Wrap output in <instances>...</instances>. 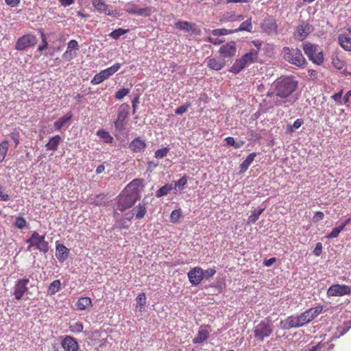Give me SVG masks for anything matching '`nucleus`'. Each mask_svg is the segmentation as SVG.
Segmentation results:
<instances>
[{"mask_svg":"<svg viewBox=\"0 0 351 351\" xmlns=\"http://www.w3.org/2000/svg\"><path fill=\"white\" fill-rule=\"evenodd\" d=\"M298 82L292 76L280 77L274 83L276 87V106L288 107L297 99L293 95L298 87Z\"/></svg>","mask_w":351,"mask_h":351,"instance_id":"f257e3e1","label":"nucleus"},{"mask_svg":"<svg viewBox=\"0 0 351 351\" xmlns=\"http://www.w3.org/2000/svg\"><path fill=\"white\" fill-rule=\"evenodd\" d=\"M132 185L126 186L117 197V209L121 212L132 207L141 199L140 192L132 189Z\"/></svg>","mask_w":351,"mask_h":351,"instance_id":"f03ea898","label":"nucleus"},{"mask_svg":"<svg viewBox=\"0 0 351 351\" xmlns=\"http://www.w3.org/2000/svg\"><path fill=\"white\" fill-rule=\"evenodd\" d=\"M129 111L130 106L128 104H122L118 108L117 118L114 121V134L117 139L127 134Z\"/></svg>","mask_w":351,"mask_h":351,"instance_id":"7ed1b4c3","label":"nucleus"},{"mask_svg":"<svg viewBox=\"0 0 351 351\" xmlns=\"http://www.w3.org/2000/svg\"><path fill=\"white\" fill-rule=\"evenodd\" d=\"M282 54L287 62L295 66L303 67L307 64L302 51L298 48L285 47L282 48Z\"/></svg>","mask_w":351,"mask_h":351,"instance_id":"20e7f679","label":"nucleus"},{"mask_svg":"<svg viewBox=\"0 0 351 351\" xmlns=\"http://www.w3.org/2000/svg\"><path fill=\"white\" fill-rule=\"evenodd\" d=\"M253 332L255 339L260 342L269 337L273 332L270 318L267 317L265 320L261 321L254 327Z\"/></svg>","mask_w":351,"mask_h":351,"instance_id":"39448f33","label":"nucleus"},{"mask_svg":"<svg viewBox=\"0 0 351 351\" xmlns=\"http://www.w3.org/2000/svg\"><path fill=\"white\" fill-rule=\"evenodd\" d=\"M318 46L308 42L302 44V49L308 59L313 63L320 65L324 62V54L322 51H318Z\"/></svg>","mask_w":351,"mask_h":351,"instance_id":"423d86ee","label":"nucleus"},{"mask_svg":"<svg viewBox=\"0 0 351 351\" xmlns=\"http://www.w3.org/2000/svg\"><path fill=\"white\" fill-rule=\"evenodd\" d=\"M29 243L27 250L31 251L32 247H35L39 251L46 253L49 251V243L45 241L44 235H40L37 232L34 231L29 239L27 240Z\"/></svg>","mask_w":351,"mask_h":351,"instance_id":"0eeeda50","label":"nucleus"},{"mask_svg":"<svg viewBox=\"0 0 351 351\" xmlns=\"http://www.w3.org/2000/svg\"><path fill=\"white\" fill-rule=\"evenodd\" d=\"M92 3L95 10L100 14H105L113 18H118L121 15L117 10L112 9L104 0H93Z\"/></svg>","mask_w":351,"mask_h":351,"instance_id":"6e6552de","label":"nucleus"},{"mask_svg":"<svg viewBox=\"0 0 351 351\" xmlns=\"http://www.w3.org/2000/svg\"><path fill=\"white\" fill-rule=\"evenodd\" d=\"M29 280L27 278L19 279L15 282L12 295L16 300H21L26 292L28 291L27 285Z\"/></svg>","mask_w":351,"mask_h":351,"instance_id":"1a4fd4ad","label":"nucleus"},{"mask_svg":"<svg viewBox=\"0 0 351 351\" xmlns=\"http://www.w3.org/2000/svg\"><path fill=\"white\" fill-rule=\"evenodd\" d=\"M36 38L32 34H25L18 38L15 49L17 51H24L27 48L33 47L36 44Z\"/></svg>","mask_w":351,"mask_h":351,"instance_id":"9d476101","label":"nucleus"},{"mask_svg":"<svg viewBox=\"0 0 351 351\" xmlns=\"http://www.w3.org/2000/svg\"><path fill=\"white\" fill-rule=\"evenodd\" d=\"M327 294L329 296L351 295V287L346 285H333L328 288Z\"/></svg>","mask_w":351,"mask_h":351,"instance_id":"9b49d317","label":"nucleus"},{"mask_svg":"<svg viewBox=\"0 0 351 351\" xmlns=\"http://www.w3.org/2000/svg\"><path fill=\"white\" fill-rule=\"evenodd\" d=\"M125 12L137 16H149L151 14L149 8H140L135 3H128L125 9Z\"/></svg>","mask_w":351,"mask_h":351,"instance_id":"f8f14e48","label":"nucleus"},{"mask_svg":"<svg viewBox=\"0 0 351 351\" xmlns=\"http://www.w3.org/2000/svg\"><path fill=\"white\" fill-rule=\"evenodd\" d=\"M188 278L192 285H199L204 279L203 269L199 267L192 268L188 272Z\"/></svg>","mask_w":351,"mask_h":351,"instance_id":"ddd939ff","label":"nucleus"},{"mask_svg":"<svg viewBox=\"0 0 351 351\" xmlns=\"http://www.w3.org/2000/svg\"><path fill=\"white\" fill-rule=\"evenodd\" d=\"M312 31V26L305 21L301 22V23L297 27L296 31L294 34V36L299 40H303Z\"/></svg>","mask_w":351,"mask_h":351,"instance_id":"4468645a","label":"nucleus"},{"mask_svg":"<svg viewBox=\"0 0 351 351\" xmlns=\"http://www.w3.org/2000/svg\"><path fill=\"white\" fill-rule=\"evenodd\" d=\"M61 346L64 351H77L80 346L77 340L69 335L65 336L61 341Z\"/></svg>","mask_w":351,"mask_h":351,"instance_id":"2eb2a0df","label":"nucleus"},{"mask_svg":"<svg viewBox=\"0 0 351 351\" xmlns=\"http://www.w3.org/2000/svg\"><path fill=\"white\" fill-rule=\"evenodd\" d=\"M261 28L269 35H277L278 34V25L276 21L273 18H268L264 20L262 23Z\"/></svg>","mask_w":351,"mask_h":351,"instance_id":"dca6fc26","label":"nucleus"},{"mask_svg":"<svg viewBox=\"0 0 351 351\" xmlns=\"http://www.w3.org/2000/svg\"><path fill=\"white\" fill-rule=\"evenodd\" d=\"M219 53L221 57L231 58L236 55L237 47L234 42H229L222 45L219 50Z\"/></svg>","mask_w":351,"mask_h":351,"instance_id":"f3484780","label":"nucleus"},{"mask_svg":"<svg viewBox=\"0 0 351 351\" xmlns=\"http://www.w3.org/2000/svg\"><path fill=\"white\" fill-rule=\"evenodd\" d=\"M323 311L322 306H317L311 308L302 313L305 324L311 322L313 319L317 317Z\"/></svg>","mask_w":351,"mask_h":351,"instance_id":"a211bd4d","label":"nucleus"},{"mask_svg":"<svg viewBox=\"0 0 351 351\" xmlns=\"http://www.w3.org/2000/svg\"><path fill=\"white\" fill-rule=\"evenodd\" d=\"M286 324L287 326H286L287 328H299L301 326H304L305 322L303 319L302 313L300 315L298 316H293L291 315L289 316L286 320Z\"/></svg>","mask_w":351,"mask_h":351,"instance_id":"6ab92c4d","label":"nucleus"},{"mask_svg":"<svg viewBox=\"0 0 351 351\" xmlns=\"http://www.w3.org/2000/svg\"><path fill=\"white\" fill-rule=\"evenodd\" d=\"M69 254V249L63 244H58L56 247V256L59 262L65 261Z\"/></svg>","mask_w":351,"mask_h":351,"instance_id":"aec40b11","label":"nucleus"},{"mask_svg":"<svg viewBox=\"0 0 351 351\" xmlns=\"http://www.w3.org/2000/svg\"><path fill=\"white\" fill-rule=\"evenodd\" d=\"M224 60H220L215 58H208L207 61V66L215 71H219L222 69L225 66Z\"/></svg>","mask_w":351,"mask_h":351,"instance_id":"412c9836","label":"nucleus"},{"mask_svg":"<svg viewBox=\"0 0 351 351\" xmlns=\"http://www.w3.org/2000/svg\"><path fill=\"white\" fill-rule=\"evenodd\" d=\"M339 45L346 51H351V38L346 34H341L338 36Z\"/></svg>","mask_w":351,"mask_h":351,"instance_id":"4be33fe9","label":"nucleus"},{"mask_svg":"<svg viewBox=\"0 0 351 351\" xmlns=\"http://www.w3.org/2000/svg\"><path fill=\"white\" fill-rule=\"evenodd\" d=\"M209 337V331L206 326H201L198 330L197 335L193 339L195 344L201 343L206 341Z\"/></svg>","mask_w":351,"mask_h":351,"instance_id":"5701e85b","label":"nucleus"},{"mask_svg":"<svg viewBox=\"0 0 351 351\" xmlns=\"http://www.w3.org/2000/svg\"><path fill=\"white\" fill-rule=\"evenodd\" d=\"M245 65L257 62L258 60V50L251 49L248 53H245L241 58Z\"/></svg>","mask_w":351,"mask_h":351,"instance_id":"b1692460","label":"nucleus"},{"mask_svg":"<svg viewBox=\"0 0 351 351\" xmlns=\"http://www.w3.org/2000/svg\"><path fill=\"white\" fill-rule=\"evenodd\" d=\"M146 147V144L144 141L141 140L140 138H136L134 139L129 145L131 151L134 152H141L144 151V149Z\"/></svg>","mask_w":351,"mask_h":351,"instance_id":"393cba45","label":"nucleus"},{"mask_svg":"<svg viewBox=\"0 0 351 351\" xmlns=\"http://www.w3.org/2000/svg\"><path fill=\"white\" fill-rule=\"evenodd\" d=\"M75 305L77 310L84 311L88 307H91L93 306V303L90 298L82 297L77 300Z\"/></svg>","mask_w":351,"mask_h":351,"instance_id":"a878e982","label":"nucleus"},{"mask_svg":"<svg viewBox=\"0 0 351 351\" xmlns=\"http://www.w3.org/2000/svg\"><path fill=\"white\" fill-rule=\"evenodd\" d=\"M73 114L71 112H68L64 117L60 118L54 123V128L56 130H60L65 124H66L72 118Z\"/></svg>","mask_w":351,"mask_h":351,"instance_id":"bb28decb","label":"nucleus"},{"mask_svg":"<svg viewBox=\"0 0 351 351\" xmlns=\"http://www.w3.org/2000/svg\"><path fill=\"white\" fill-rule=\"evenodd\" d=\"M97 135L101 140H102L106 143L111 144L114 141V138L110 135V134L103 129L99 130L97 132Z\"/></svg>","mask_w":351,"mask_h":351,"instance_id":"cd10ccee","label":"nucleus"},{"mask_svg":"<svg viewBox=\"0 0 351 351\" xmlns=\"http://www.w3.org/2000/svg\"><path fill=\"white\" fill-rule=\"evenodd\" d=\"M252 19H247L245 21L241 23L239 27L237 29H234V33H237L238 32H242L245 31L247 32H252Z\"/></svg>","mask_w":351,"mask_h":351,"instance_id":"c85d7f7f","label":"nucleus"},{"mask_svg":"<svg viewBox=\"0 0 351 351\" xmlns=\"http://www.w3.org/2000/svg\"><path fill=\"white\" fill-rule=\"evenodd\" d=\"M171 191H174L173 188V184H171V182L167 183L156 191V197H161L162 196L167 195Z\"/></svg>","mask_w":351,"mask_h":351,"instance_id":"c756f323","label":"nucleus"},{"mask_svg":"<svg viewBox=\"0 0 351 351\" xmlns=\"http://www.w3.org/2000/svg\"><path fill=\"white\" fill-rule=\"evenodd\" d=\"M175 26L180 30L190 32L194 29L195 25L188 21H178L176 23Z\"/></svg>","mask_w":351,"mask_h":351,"instance_id":"7c9ffc66","label":"nucleus"},{"mask_svg":"<svg viewBox=\"0 0 351 351\" xmlns=\"http://www.w3.org/2000/svg\"><path fill=\"white\" fill-rule=\"evenodd\" d=\"M187 180L188 179L186 176H182L178 180L173 181L171 184H173L174 193H176L178 191L182 190L184 188L185 185L186 184Z\"/></svg>","mask_w":351,"mask_h":351,"instance_id":"2f4dec72","label":"nucleus"},{"mask_svg":"<svg viewBox=\"0 0 351 351\" xmlns=\"http://www.w3.org/2000/svg\"><path fill=\"white\" fill-rule=\"evenodd\" d=\"M246 66L245 64L243 62L241 58L237 59L230 71L234 73H239L241 70H243Z\"/></svg>","mask_w":351,"mask_h":351,"instance_id":"473e14b6","label":"nucleus"},{"mask_svg":"<svg viewBox=\"0 0 351 351\" xmlns=\"http://www.w3.org/2000/svg\"><path fill=\"white\" fill-rule=\"evenodd\" d=\"M60 141L61 137L59 135H56L52 137L49 140V143L46 145L47 149L51 151L56 150Z\"/></svg>","mask_w":351,"mask_h":351,"instance_id":"72a5a7b5","label":"nucleus"},{"mask_svg":"<svg viewBox=\"0 0 351 351\" xmlns=\"http://www.w3.org/2000/svg\"><path fill=\"white\" fill-rule=\"evenodd\" d=\"M109 78L104 70L96 74L91 80V84L94 85L99 84L104 82L105 80Z\"/></svg>","mask_w":351,"mask_h":351,"instance_id":"f704fd0d","label":"nucleus"},{"mask_svg":"<svg viewBox=\"0 0 351 351\" xmlns=\"http://www.w3.org/2000/svg\"><path fill=\"white\" fill-rule=\"evenodd\" d=\"M304 123V121L302 119H297L292 125H287V132L293 133L296 130L299 129Z\"/></svg>","mask_w":351,"mask_h":351,"instance_id":"c9c22d12","label":"nucleus"},{"mask_svg":"<svg viewBox=\"0 0 351 351\" xmlns=\"http://www.w3.org/2000/svg\"><path fill=\"white\" fill-rule=\"evenodd\" d=\"M256 155H248L246 159L240 165V173H243L246 171L249 167V166L252 164L253 160H254V156Z\"/></svg>","mask_w":351,"mask_h":351,"instance_id":"e433bc0d","label":"nucleus"},{"mask_svg":"<svg viewBox=\"0 0 351 351\" xmlns=\"http://www.w3.org/2000/svg\"><path fill=\"white\" fill-rule=\"evenodd\" d=\"M225 142L227 145L232 146L234 148H239L244 145V141L242 140L235 141L233 137H227L225 138Z\"/></svg>","mask_w":351,"mask_h":351,"instance_id":"4c0bfd02","label":"nucleus"},{"mask_svg":"<svg viewBox=\"0 0 351 351\" xmlns=\"http://www.w3.org/2000/svg\"><path fill=\"white\" fill-rule=\"evenodd\" d=\"M61 282L60 280H56L53 281L49 286L48 293L50 295H54L60 289Z\"/></svg>","mask_w":351,"mask_h":351,"instance_id":"58836bf2","label":"nucleus"},{"mask_svg":"<svg viewBox=\"0 0 351 351\" xmlns=\"http://www.w3.org/2000/svg\"><path fill=\"white\" fill-rule=\"evenodd\" d=\"M78 50L79 49V45L78 43L75 40H71L68 43L67 49L65 53L63 54V57L66 58L68 54L71 56V50Z\"/></svg>","mask_w":351,"mask_h":351,"instance_id":"ea45409f","label":"nucleus"},{"mask_svg":"<svg viewBox=\"0 0 351 351\" xmlns=\"http://www.w3.org/2000/svg\"><path fill=\"white\" fill-rule=\"evenodd\" d=\"M343 226L340 224L339 226L334 228L332 231L326 236V239H331L337 238L340 232L344 229Z\"/></svg>","mask_w":351,"mask_h":351,"instance_id":"a19ab883","label":"nucleus"},{"mask_svg":"<svg viewBox=\"0 0 351 351\" xmlns=\"http://www.w3.org/2000/svg\"><path fill=\"white\" fill-rule=\"evenodd\" d=\"M129 32V29H124L122 28H119L117 29L113 30L109 34L110 37L112 39L117 40L119 39L122 35L125 34Z\"/></svg>","mask_w":351,"mask_h":351,"instance_id":"79ce46f5","label":"nucleus"},{"mask_svg":"<svg viewBox=\"0 0 351 351\" xmlns=\"http://www.w3.org/2000/svg\"><path fill=\"white\" fill-rule=\"evenodd\" d=\"M147 213L145 204L141 203L137 206V213L135 214V217L138 219L143 218Z\"/></svg>","mask_w":351,"mask_h":351,"instance_id":"37998d69","label":"nucleus"},{"mask_svg":"<svg viewBox=\"0 0 351 351\" xmlns=\"http://www.w3.org/2000/svg\"><path fill=\"white\" fill-rule=\"evenodd\" d=\"M264 208H261L259 210H254L252 212L251 215L248 217V223H254L258 219L259 216L263 212Z\"/></svg>","mask_w":351,"mask_h":351,"instance_id":"c03bdc74","label":"nucleus"},{"mask_svg":"<svg viewBox=\"0 0 351 351\" xmlns=\"http://www.w3.org/2000/svg\"><path fill=\"white\" fill-rule=\"evenodd\" d=\"M234 33V29H227L224 28L215 29L212 31V34L215 36H226Z\"/></svg>","mask_w":351,"mask_h":351,"instance_id":"a18cd8bd","label":"nucleus"},{"mask_svg":"<svg viewBox=\"0 0 351 351\" xmlns=\"http://www.w3.org/2000/svg\"><path fill=\"white\" fill-rule=\"evenodd\" d=\"M121 64L116 63V64H113L112 66L104 69V71H106L108 77H110L114 73H115L117 71H118L119 70V69L121 68Z\"/></svg>","mask_w":351,"mask_h":351,"instance_id":"49530a36","label":"nucleus"},{"mask_svg":"<svg viewBox=\"0 0 351 351\" xmlns=\"http://www.w3.org/2000/svg\"><path fill=\"white\" fill-rule=\"evenodd\" d=\"M182 216V211L180 209L173 210L170 215V220L172 223H177L179 221Z\"/></svg>","mask_w":351,"mask_h":351,"instance_id":"de8ad7c7","label":"nucleus"},{"mask_svg":"<svg viewBox=\"0 0 351 351\" xmlns=\"http://www.w3.org/2000/svg\"><path fill=\"white\" fill-rule=\"evenodd\" d=\"M83 329H84L83 324L80 322H75L69 326V330L72 332L80 333L83 331Z\"/></svg>","mask_w":351,"mask_h":351,"instance_id":"09e8293b","label":"nucleus"},{"mask_svg":"<svg viewBox=\"0 0 351 351\" xmlns=\"http://www.w3.org/2000/svg\"><path fill=\"white\" fill-rule=\"evenodd\" d=\"M143 180L141 179H134L130 183H129L127 186L132 185V189H136L138 191L141 193L140 188H143Z\"/></svg>","mask_w":351,"mask_h":351,"instance_id":"8fccbe9b","label":"nucleus"},{"mask_svg":"<svg viewBox=\"0 0 351 351\" xmlns=\"http://www.w3.org/2000/svg\"><path fill=\"white\" fill-rule=\"evenodd\" d=\"M332 63L339 70L341 69L344 66V62L341 60L337 56L332 57Z\"/></svg>","mask_w":351,"mask_h":351,"instance_id":"3c124183","label":"nucleus"},{"mask_svg":"<svg viewBox=\"0 0 351 351\" xmlns=\"http://www.w3.org/2000/svg\"><path fill=\"white\" fill-rule=\"evenodd\" d=\"M129 89L123 88L119 89L117 93H115V98L117 99L121 100L123 99L125 96H126L129 93Z\"/></svg>","mask_w":351,"mask_h":351,"instance_id":"603ef678","label":"nucleus"},{"mask_svg":"<svg viewBox=\"0 0 351 351\" xmlns=\"http://www.w3.org/2000/svg\"><path fill=\"white\" fill-rule=\"evenodd\" d=\"M221 21L224 22L236 21V14L234 12H228L223 16Z\"/></svg>","mask_w":351,"mask_h":351,"instance_id":"864d4df0","label":"nucleus"},{"mask_svg":"<svg viewBox=\"0 0 351 351\" xmlns=\"http://www.w3.org/2000/svg\"><path fill=\"white\" fill-rule=\"evenodd\" d=\"M27 225L26 220L21 217H19L16 218L15 221V226L17 227L19 229L24 228Z\"/></svg>","mask_w":351,"mask_h":351,"instance_id":"5fc2aeb1","label":"nucleus"},{"mask_svg":"<svg viewBox=\"0 0 351 351\" xmlns=\"http://www.w3.org/2000/svg\"><path fill=\"white\" fill-rule=\"evenodd\" d=\"M204 278L208 279L212 278L216 274V269L215 267L208 268L206 270H203Z\"/></svg>","mask_w":351,"mask_h":351,"instance_id":"6e6d98bb","label":"nucleus"},{"mask_svg":"<svg viewBox=\"0 0 351 351\" xmlns=\"http://www.w3.org/2000/svg\"><path fill=\"white\" fill-rule=\"evenodd\" d=\"M190 106V104H186L180 106L179 108H176L175 110V113L178 115H181L186 112Z\"/></svg>","mask_w":351,"mask_h":351,"instance_id":"4d7b16f0","label":"nucleus"},{"mask_svg":"<svg viewBox=\"0 0 351 351\" xmlns=\"http://www.w3.org/2000/svg\"><path fill=\"white\" fill-rule=\"evenodd\" d=\"M41 37H42L43 44L38 46V51H43L44 49H47V47L48 46V43L47 41V39H46V37H45V35L44 33L41 34Z\"/></svg>","mask_w":351,"mask_h":351,"instance_id":"13d9d810","label":"nucleus"},{"mask_svg":"<svg viewBox=\"0 0 351 351\" xmlns=\"http://www.w3.org/2000/svg\"><path fill=\"white\" fill-rule=\"evenodd\" d=\"M145 300H146V297H145V294L144 293H140L136 298V302L141 306L145 305Z\"/></svg>","mask_w":351,"mask_h":351,"instance_id":"bf43d9fd","label":"nucleus"},{"mask_svg":"<svg viewBox=\"0 0 351 351\" xmlns=\"http://www.w3.org/2000/svg\"><path fill=\"white\" fill-rule=\"evenodd\" d=\"M9 143L7 141H3L0 144V154H6L8 149Z\"/></svg>","mask_w":351,"mask_h":351,"instance_id":"052dcab7","label":"nucleus"},{"mask_svg":"<svg viewBox=\"0 0 351 351\" xmlns=\"http://www.w3.org/2000/svg\"><path fill=\"white\" fill-rule=\"evenodd\" d=\"M322 251V244L321 243H317L315 245V247L313 250V254L316 256H319L321 255Z\"/></svg>","mask_w":351,"mask_h":351,"instance_id":"680f3d73","label":"nucleus"},{"mask_svg":"<svg viewBox=\"0 0 351 351\" xmlns=\"http://www.w3.org/2000/svg\"><path fill=\"white\" fill-rule=\"evenodd\" d=\"M206 40L215 45H220L221 43H222L223 42V40L221 39H219V38H212L210 36H208L206 38Z\"/></svg>","mask_w":351,"mask_h":351,"instance_id":"e2e57ef3","label":"nucleus"},{"mask_svg":"<svg viewBox=\"0 0 351 351\" xmlns=\"http://www.w3.org/2000/svg\"><path fill=\"white\" fill-rule=\"evenodd\" d=\"M324 213L322 211H317L314 215L313 219L315 222H317L319 221L322 220L324 219Z\"/></svg>","mask_w":351,"mask_h":351,"instance_id":"0e129e2a","label":"nucleus"},{"mask_svg":"<svg viewBox=\"0 0 351 351\" xmlns=\"http://www.w3.org/2000/svg\"><path fill=\"white\" fill-rule=\"evenodd\" d=\"M0 199L4 202H7L10 199L9 195L3 193V188L2 186H0Z\"/></svg>","mask_w":351,"mask_h":351,"instance_id":"69168bd1","label":"nucleus"},{"mask_svg":"<svg viewBox=\"0 0 351 351\" xmlns=\"http://www.w3.org/2000/svg\"><path fill=\"white\" fill-rule=\"evenodd\" d=\"M20 0H5V3L10 7H16L20 3Z\"/></svg>","mask_w":351,"mask_h":351,"instance_id":"338daca9","label":"nucleus"},{"mask_svg":"<svg viewBox=\"0 0 351 351\" xmlns=\"http://www.w3.org/2000/svg\"><path fill=\"white\" fill-rule=\"evenodd\" d=\"M60 5L64 8L69 7L74 3L75 0H58Z\"/></svg>","mask_w":351,"mask_h":351,"instance_id":"774afa93","label":"nucleus"}]
</instances>
